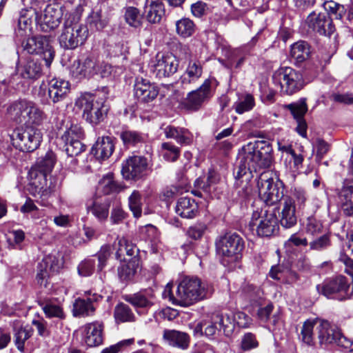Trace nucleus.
<instances>
[{
    "mask_svg": "<svg viewBox=\"0 0 353 353\" xmlns=\"http://www.w3.org/2000/svg\"><path fill=\"white\" fill-rule=\"evenodd\" d=\"M33 17H37L34 10H23L21 12L17 22V33L21 37L26 35L32 31ZM36 21V20L34 19Z\"/></svg>",
    "mask_w": 353,
    "mask_h": 353,
    "instance_id": "35",
    "label": "nucleus"
},
{
    "mask_svg": "<svg viewBox=\"0 0 353 353\" xmlns=\"http://www.w3.org/2000/svg\"><path fill=\"white\" fill-rule=\"evenodd\" d=\"M148 159L143 156H132L123 163L121 173L127 180H139L147 174Z\"/></svg>",
    "mask_w": 353,
    "mask_h": 353,
    "instance_id": "17",
    "label": "nucleus"
},
{
    "mask_svg": "<svg viewBox=\"0 0 353 353\" xmlns=\"http://www.w3.org/2000/svg\"><path fill=\"white\" fill-rule=\"evenodd\" d=\"M62 14L54 6L48 5L39 18L35 17L36 23L40 30L48 32L57 28L60 24Z\"/></svg>",
    "mask_w": 353,
    "mask_h": 353,
    "instance_id": "23",
    "label": "nucleus"
},
{
    "mask_svg": "<svg viewBox=\"0 0 353 353\" xmlns=\"http://www.w3.org/2000/svg\"><path fill=\"white\" fill-rule=\"evenodd\" d=\"M275 85H279L283 94L292 95L303 88L305 81L303 75L291 67L280 68L272 75Z\"/></svg>",
    "mask_w": 353,
    "mask_h": 353,
    "instance_id": "6",
    "label": "nucleus"
},
{
    "mask_svg": "<svg viewBox=\"0 0 353 353\" xmlns=\"http://www.w3.org/2000/svg\"><path fill=\"white\" fill-rule=\"evenodd\" d=\"M296 206L293 201L288 198L283 199V208L281 212L280 223L285 228H291L296 224Z\"/></svg>",
    "mask_w": 353,
    "mask_h": 353,
    "instance_id": "29",
    "label": "nucleus"
},
{
    "mask_svg": "<svg viewBox=\"0 0 353 353\" xmlns=\"http://www.w3.org/2000/svg\"><path fill=\"white\" fill-rule=\"evenodd\" d=\"M83 7L79 6L75 13L70 14L65 19L61 33L59 37L60 46L66 50H74L83 45L88 35L87 26L80 23Z\"/></svg>",
    "mask_w": 353,
    "mask_h": 353,
    "instance_id": "2",
    "label": "nucleus"
},
{
    "mask_svg": "<svg viewBox=\"0 0 353 353\" xmlns=\"http://www.w3.org/2000/svg\"><path fill=\"white\" fill-rule=\"evenodd\" d=\"M155 295L152 289H145L132 294L123 296V299L130 303L139 312V310L147 311L152 305Z\"/></svg>",
    "mask_w": 353,
    "mask_h": 353,
    "instance_id": "24",
    "label": "nucleus"
},
{
    "mask_svg": "<svg viewBox=\"0 0 353 353\" xmlns=\"http://www.w3.org/2000/svg\"><path fill=\"white\" fill-rule=\"evenodd\" d=\"M331 240L329 234H323L320 237L312 241L310 243V248L312 250L323 251L331 245Z\"/></svg>",
    "mask_w": 353,
    "mask_h": 353,
    "instance_id": "57",
    "label": "nucleus"
},
{
    "mask_svg": "<svg viewBox=\"0 0 353 353\" xmlns=\"http://www.w3.org/2000/svg\"><path fill=\"white\" fill-rule=\"evenodd\" d=\"M305 232L311 235H317L322 232L323 225L320 221L314 217H308L306 220Z\"/></svg>",
    "mask_w": 353,
    "mask_h": 353,
    "instance_id": "62",
    "label": "nucleus"
},
{
    "mask_svg": "<svg viewBox=\"0 0 353 353\" xmlns=\"http://www.w3.org/2000/svg\"><path fill=\"white\" fill-rule=\"evenodd\" d=\"M306 23L313 31L327 37H330L335 30L332 19L325 12L316 13L312 12L307 17Z\"/></svg>",
    "mask_w": 353,
    "mask_h": 353,
    "instance_id": "21",
    "label": "nucleus"
},
{
    "mask_svg": "<svg viewBox=\"0 0 353 353\" xmlns=\"http://www.w3.org/2000/svg\"><path fill=\"white\" fill-rule=\"evenodd\" d=\"M61 139L64 143L73 140L81 139L83 137V128L78 124L70 123L66 125L64 130H60Z\"/></svg>",
    "mask_w": 353,
    "mask_h": 353,
    "instance_id": "41",
    "label": "nucleus"
},
{
    "mask_svg": "<svg viewBox=\"0 0 353 353\" xmlns=\"http://www.w3.org/2000/svg\"><path fill=\"white\" fill-rule=\"evenodd\" d=\"M164 15L163 3L161 1H152L146 12V19L151 23H159Z\"/></svg>",
    "mask_w": 353,
    "mask_h": 353,
    "instance_id": "44",
    "label": "nucleus"
},
{
    "mask_svg": "<svg viewBox=\"0 0 353 353\" xmlns=\"http://www.w3.org/2000/svg\"><path fill=\"white\" fill-rule=\"evenodd\" d=\"M259 194L261 199L267 205H273L284 199L283 188L275 183L273 179H265L261 175L258 181Z\"/></svg>",
    "mask_w": 353,
    "mask_h": 353,
    "instance_id": "16",
    "label": "nucleus"
},
{
    "mask_svg": "<svg viewBox=\"0 0 353 353\" xmlns=\"http://www.w3.org/2000/svg\"><path fill=\"white\" fill-rule=\"evenodd\" d=\"M288 197L293 201L294 205L298 210H302L305 207L307 198L306 192L301 188H295L292 196Z\"/></svg>",
    "mask_w": 353,
    "mask_h": 353,
    "instance_id": "58",
    "label": "nucleus"
},
{
    "mask_svg": "<svg viewBox=\"0 0 353 353\" xmlns=\"http://www.w3.org/2000/svg\"><path fill=\"white\" fill-rule=\"evenodd\" d=\"M112 253L110 245H103L100 250L94 256L85 259L78 265V273L81 276H90L94 270L101 272L106 265L107 261Z\"/></svg>",
    "mask_w": 353,
    "mask_h": 353,
    "instance_id": "14",
    "label": "nucleus"
},
{
    "mask_svg": "<svg viewBox=\"0 0 353 353\" xmlns=\"http://www.w3.org/2000/svg\"><path fill=\"white\" fill-rule=\"evenodd\" d=\"M255 105L254 97L250 94H246L238 101L235 102L233 107L236 113L241 114L251 110Z\"/></svg>",
    "mask_w": 353,
    "mask_h": 353,
    "instance_id": "54",
    "label": "nucleus"
},
{
    "mask_svg": "<svg viewBox=\"0 0 353 353\" xmlns=\"http://www.w3.org/2000/svg\"><path fill=\"white\" fill-rule=\"evenodd\" d=\"M316 330L321 345L334 343L344 348H350L351 341L336 327L325 320H318Z\"/></svg>",
    "mask_w": 353,
    "mask_h": 353,
    "instance_id": "12",
    "label": "nucleus"
},
{
    "mask_svg": "<svg viewBox=\"0 0 353 353\" xmlns=\"http://www.w3.org/2000/svg\"><path fill=\"white\" fill-rule=\"evenodd\" d=\"M317 323L318 319H307L303 324L299 339L307 345L313 346L314 345L313 330Z\"/></svg>",
    "mask_w": 353,
    "mask_h": 353,
    "instance_id": "43",
    "label": "nucleus"
},
{
    "mask_svg": "<svg viewBox=\"0 0 353 353\" xmlns=\"http://www.w3.org/2000/svg\"><path fill=\"white\" fill-rule=\"evenodd\" d=\"M110 21V14L107 8H94L87 17V25L91 30H102Z\"/></svg>",
    "mask_w": 353,
    "mask_h": 353,
    "instance_id": "26",
    "label": "nucleus"
},
{
    "mask_svg": "<svg viewBox=\"0 0 353 353\" xmlns=\"http://www.w3.org/2000/svg\"><path fill=\"white\" fill-rule=\"evenodd\" d=\"M110 65L100 63L92 54H89L85 59L74 61L71 73L77 79L91 78L95 74H100L101 77H105L110 73Z\"/></svg>",
    "mask_w": 353,
    "mask_h": 353,
    "instance_id": "8",
    "label": "nucleus"
},
{
    "mask_svg": "<svg viewBox=\"0 0 353 353\" xmlns=\"http://www.w3.org/2000/svg\"><path fill=\"white\" fill-rule=\"evenodd\" d=\"M17 73L24 79H37L42 73L41 65L33 59L17 66Z\"/></svg>",
    "mask_w": 353,
    "mask_h": 353,
    "instance_id": "31",
    "label": "nucleus"
},
{
    "mask_svg": "<svg viewBox=\"0 0 353 353\" xmlns=\"http://www.w3.org/2000/svg\"><path fill=\"white\" fill-rule=\"evenodd\" d=\"M248 228L261 237H270L276 234L279 229V221L274 212L261 209L254 211Z\"/></svg>",
    "mask_w": 353,
    "mask_h": 353,
    "instance_id": "5",
    "label": "nucleus"
},
{
    "mask_svg": "<svg viewBox=\"0 0 353 353\" xmlns=\"http://www.w3.org/2000/svg\"><path fill=\"white\" fill-rule=\"evenodd\" d=\"M99 189L105 194L119 192L121 191V186L113 179V175L108 174L103 176L99 183Z\"/></svg>",
    "mask_w": 353,
    "mask_h": 353,
    "instance_id": "51",
    "label": "nucleus"
},
{
    "mask_svg": "<svg viewBox=\"0 0 353 353\" xmlns=\"http://www.w3.org/2000/svg\"><path fill=\"white\" fill-rule=\"evenodd\" d=\"M167 139H173L181 145H189L193 139L192 134L186 128L167 125L163 128Z\"/></svg>",
    "mask_w": 353,
    "mask_h": 353,
    "instance_id": "30",
    "label": "nucleus"
},
{
    "mask_svg": "<svg viewBox=\"0 0 353 353\" xmlns=\"http://www.w3.org/2000/svg\"><path fill=\"white\" fill-rule=\"evenodd\" d=\"M212 292L211 288L198 277L185 276L177 286L176 300L179 305L187 307L208 298Z\"/></svg>",
    "mask_w": 353,
    "mask_h": 353,
    "instance_id": "3",
    "label": "nucleus"
},
{
    "mask_svg": "<svg viewBox=\"0 0 353 353\" xmlns=\"http://www.w3.org/2000/svg\"><path fill=\"white\" fill-rule=\"evenodd\" d=\"M135 274L134 265L130 263H122L118 268V275L123 281L131 279Z\"/></svg>",
    "mask_w": 353,
    "mask_h": 353,
    "instance_id": "64",
    "label": "nucleus"
},
{
    "mask_svg": "<svg viewBox=\"0 0 353 353\" xmlns=\"http://www.w3.org/2000/svg\"><path fill=\"white\" fill-rule=\"evenodd\" d=\"M24 50L30 54L40 55L50 67L54 57V51L46 36H35L28 38L23 44Z\"/></svg>",
    "mask_w": 353,
    "mask_h": 353,
    "instance_id": "15",
    "label": "nucleus"
},
{
    "mask_svg": "<svg viewBox=\"0 0 353 353\" xmlns=\"http://www.w3.org/2000/svg\"><path fill=\"white\" fill-rule=\"evenodd\" d=\"M286 108L290 110L294 118L296 120V132L303 137L307 136V124L303 119L305 114L307 110L306 103L304 100H301L296 103H290L286 105Z\"/></svg>",
    "mask_w": 353,
    "mask_h": 353,
    "instance_id": "27",
    "label": "nucleus"
},
{
    "mask_svg": "<svg viewBox=\"0 0 353 353\" xmlns=\"http://www.w3.org/2000/svg\"><path fill=\"white\" fill-rule=\"evenodd\" d=\"M176 213L185 219H192L198 213V205L193 199L181 197L177 201Z\"/></svg>",
    "mask_w": 353,
    "mask_h": 353,
    "instance_id": "33",
    "label": "nucleus"
},
{
    "mask_svg": "<svg viewBox=\"0 0 353 353\" xmlns=\"http://www.w3.org/2000/svg\"><path fill=\"white\" fill-rule=\"evenodd\" d=\"M339 201L344 213L348 216L353 214V185H345L339 193Z\"/></svg>",
    "mask_w": 353,
    "mask_h": 353,
    "instance_id": "36",
    "label": "nucleus"
},
{
    "mask_svg": "<svg viewBox=\"0 0 353 353\" xmlns=\"http://www.w3.org/2000/svg\"><path fill=\"white\" fill-rule=\"evenodd\" d=\"M163 337L170 345L181 349H186L189 346L190 336L185 332L174 330H165Z\"/></svg>",
    "mask_w": 353,
    "mask_h": 353,
    "instance_id": "34",
    "label": "nucleus"
},
{
    "mask_svg": "<svg viewBox=\"0 0 353 353\" xmlns=\"http://www.w3.org/2000/svg\"><path fill=\"white\" fill-rule=\"evenodd\" d=\"M213 322L218 323L219 330H223L224 334L227 336H230L234 330L235 323L233 316L228 314L220 312H214Z\"/></svg>",
    "mask_w": 353,
    "mask_h": 353,
    "instance_id": "38",
    "label": "nucleus"
},
{
    "mask_svg": "<svg viewBox=\"0 0 353 353\" xmlns=\"http://www.w3.org/2000/svg\"><path fill=\"white\" fill-rule=\"evenodd\" d=\"M42 138L41 130L31 125L17 129L12 135L13 145L19 150L26 152L37 150L41 144Z\"/></svg>",
    "mask_w": 353,
    "mask_h": 353,
    "instance_id": "10",
    "label": "nucleus"
},
{
    "mask_svg": "<svg viewBox=\"0 0 353 353\" xmlns=\"http://www.w3.org/2000/svg\"><path fill=\"white\" fill-rule=\"evenodd\" d=\"M241 295L251 303L258 302L263 296L261 290L252 284L244 283L240 290Z\"/></svg>",
    "mask_w": 353,
    "mask_h": 353,
    "instance_id": "46",
    "label": "nucleus"
},
{
    "mask_svg": "<svg viewBox=\"0 0 353 353\" xmlns=\"http://www.w3.org/2000/svg\"><path fill=\"white\" fill-rule=\"evenodd\" d=\"M114 145L109 137L99 138L92 148V152L97 159L105 160L108 159L113 153Z\"/></svg>",
    "mask_w": 353,
    "mask_h": 353,
    "instance_id": "32",
    "label": "nucleus"
},
{
    "mask_svg": "<svg viewBox=\"0 0 353 353\" xmlns=\"http://www.w3.org/2000/svg\"><path fill=\"white\" fill-rule=\"evenodd\" d=\"M108 203H99L94 202L93 205L89 208L91 213L100 221L107 219L109 214Z\"/></svg>",
    "mask_w": 353,
    "mask_h": 353,
    "instance_id": "55",
    "label": "nucleus"
},
{
    "mask_svg": "<svg viewBox=\"0 0 353 353\" xmlns=\"http://www.w3.org/2000/svg\"><path fill=\"white\" fill-rule=\"evenodd\" d=\"M159 94V90L150 81L137 77L134 84V97L141 103H148L154 101Z\"/></svg>",
    "mask_w": 353,
    "mask_h": 353,
    "instance_id": "22",
    "label": "nucleus"
},
{
    "mask_svg": "<svg viewBox=\"0 0 353 353\" xmlns=\"http://www.w3.org/2000/svg\"><path fill=\"white\" fill-rule=\"evenodd\" d=\"M195 30L194 23L189 18H182L176 22V31L181 37L188 38L192 36Z\"/></svg>",
    "mask_w": 353,
    "mask_h": 353,
    "instance_id": "48",
    "label": "nucleus"
},
{
    "mask_svg": "<svg viewBox=\"0 0 353 353\" xmlns=\"http://www.w3.org/2000/svg\"><path fill=\"white\" fill-rule=\"evenodd\" d=\"M213 94L212 80L207 79L199 88L188 94L185 99V105L188 109L196 110L204 103L210 101Z\"/></svg>",
    "mask_w": 353,
    "mask_h": 353,
    "instance_id": "18",
    "label": "nucleus"
},
{
    "mask_svg": "<svg viewBox=\"0 0 353 353\" xmlns=\"http://www.w3.org/2000/svg\"><path fill=\"white\" fill-rule=\"evenodd\" d=\"M179 61L170 52H159L150 63V70L159 79L168 77L176 72Z\"/></svg>",
    "mask_w": 353,
    "mask_h": 353,
    "instance_id": "13",
    "label": "nucleus"
},
{
    "mask_svg": "<svg viewBox=\"0 0 353 353\" xmlns=\"http://www.w3.org/2000/svg\"><path fill=\"white\" fill-rule=\"evenodd\" d=\"M104 323L95 321L87 323L83 327L84 341L89 347H96L102 344L103 341Z\"/></svg>",
    "mask_w": 353,
    "mask_h": 353,
    "instance_id": "25",
    "label": "nucleus"
},
{
    "mask_svg": "<svg viewBox=\"0 0 353 353\" xmlns=\"http://www.w3.org/2000/svg\"><path fill=\"white\" fill-rule=\"evenodd\" d=\"M114 316L117 322H134L135 315L131 308L123 303L117 305L114 310Z\"/></svg>",
    "mask_w": 353,
    "mask_h": 353,
    "instance_id": "45",
    "label": "nucleus"
},
{
    "mask_svg": "<svg viewBox=\"0 0 353 353\" xmlns=\"http://www.w3.org/2000/svg\"><path fill=\"white\" fill-rule=\"evenodd\" d=\"M203 67L199 61L190 59L184 74L181 77L183 84L196 82L202 75Z\"/></svg>",
    "mask_w": 353,
    "mask_h": 353,
    "instance_id": "37",
    "label": "nucleus"
},
{
    "mask_svg": "<svg viewBox=\"0 0 353 353\" xmlns=\"http://www.w3.org/2000/svg\"><path fill=\"white\" fill-rule=\"evenodd\" d=\"M273 160L272 148L269 141L249 142L239 151L235 172V185L246 192L250 191L249 181L252 172L269 168Z\"/></svg>",
    "mask_w": 353,
    "mask_h": 353,
    "instance_id": "1",
    "label": "nucleus"
},
{
    "mask_svg": "<svg viewBox=\"0 0 353 353\" xmlns=\"http://www.w3.org/2000/svg\"><path fill=\"white\" fill-rule=\"evenodd\" d=\"M143 205L141 193L139 190H133L128 197V206L134 217L139 218L141 216Z\"/></svg>",
    "mask_w": 353,
    "mask_h": 353,
    "instance_id": "50",
    "label": "nucleus"
},
{
    "mask_svg": "<svg viewBox=\"0 0 353 353\" xmlns=\"http://www.w3.org/2000/svg\"><path fill=\"white\" fill-rule=\"evenodd\" d=\"M124 19L130 26L139 28L141 26L142 17L138 8L133 6H128L123 8Z\"/></svg>",
    "mask_w": 353,
    "mask_h": 353,
    "instance_id": "52",
    "label": "nucleus"
},
{
    "mask_svg": "<svg viewBox=\"0 0 353 353\" xmlns=\"http://www.w3.org/2000/svg\"><path fill=\"white\" fill-rule=\"evenodd\" d=\"M81 139L73 140L65 143V151L68 156L72 157L78 156L85 150V145H83Z\"/></svg>",
    "mask_w": 353,
    "mask_h": 353,
    "instance_id": "61",
    "label": "nucleus"
},
{
    "mask_svg": "<svg viewBox=\"0 0 353 353\" xmlns=\"http://www.w3.org/2000/svg\"><path fill=\"white\" fill-rule=\"evenodd\" d=\"M75 107L82 110L83 118L92 125L102 121L108 111L103 101L96 100L94 95L88 93L81 95L76 100Z\"/></svg>",
    "mask_w": 353,
    "mask_h": 353,
    "instance_id": "7",
    "label": "nucleus"
},
{
    "mask_svg": "<svg viewBox=\"0 0 353 353\" xmlns=\"http://www.w3.org/2000/svg\"><path fill=\"white\" fill-rule=\"evenodd\" d=\"M55 162L56 156L54 153L52 151H48L45 156L38 159L33 167L49 174L52 172Z\"/></svg>",
    "mask_w": 353,
    "mask_h": 353,
    "instance_id": "49",
    "label": "nucleus"
},
{
    "mask_svg": "<svg viewBox=\"0 0 353 353\" xmlns=\"http://www.w3.org/2000/svg\"><path fill=\"white\" fill-rule=\"evenodd\" d=\"M32 334L33 330L30 326H21L15 330L14 343L20 352H25L26 341L32 336Z\"/></svg>",
    "mask_w": 353,
    "mask_h": 353,
    "instance_id": "47",
    "label": "nucleus"
},
{
    "mask_svg": "<svg viewBox=\"0 0 353 353\" xmlns=\"http://www.w3.org/2000/svg\"><path fill=\"white\" fill-rule=\"evenodd\" d=\"M350 283L348 279L342 275L329 278L316 285L318 292L327 298L345 301L351 298Z\"/></svg>",
    "mask_w": 353,
    "mask_h": 353,
    "instance_id": "9",
    "label": "nucleus"
},
{
    "mask_svg": "<svg viewBox=\"0 0 353 353\" xmlns=\"http://www.w3.org/2000/svg\"><path fill=\"white\" fill-rule=\"evenodd\" d=\"M48 174L32 167L28 172L29 188L28 190L33 196L40 195L41 196H48L53 191L54 188L48 185Z\"/></svg>",
    "mask_w": 353,
    "mask_h": 353,
    "instance_id": "19",
    "label": "nucleus"
},
{
    "mask_svg": "<svg viewBox=\"0 0 353 353\" xmlns=\"http://www.w3.org/2000/svg\"><path fill=\"white\" fill-rule=\"evenodd\" d=\"M101 299L102 296L97 293L85 292L84 296L74 301L72 308L73 316L76 317L92 316L98 303Z\"/></svg>",
    "mask_w": 353,
    "mask_h": 353,
    "instance_id": "20",
    "label": "nucleus"
},
{
    "mask_svg": "<svg viewBox=\"0 0 353 353\" xmlns=\"http://www.w3.org/2000/svg\"><path fill=\"white\" fill-rule=\"evenodd\" d=\"M325 10L327 12L328 16L332 17L336 19H341L345 13L343 6L340 5L334 1H327L324 3Z\"/></svg>",
    "mask_w": 353,
    "mask_h": 353,
    "instance_id": "56",
    "label": "nucleus"
},
{
    "mask_svg": "<svg viewBox=\"0 0 353 353\" xmlns=\"http://www.w3.org/2000/svg\"><path fill=\"white\" fill-rule=\"evenodd\" d=\"M52 262V258L51 256H47L39 263L36 279L37 283L40 285H44L46 287L48 279L50 276V272L54 271Z\"/></svg>",
    "mask_w": 353,
    "mask_h": 353,
    "instance_id": "39",
    "label": "nucleus"
},
{
    "mask_svg": "<svg viewBox=\"0 0 353 353\" xmlns=\"http://www.w3.org/2000/svg\"><path fill=\"white\" fill-rule=\"evenodd\" d=\"M216 247L219 254L227 258L228 261L235 262L242 256L244 241L236 233H228L216 241Z\"/></svg>",
    "mask_w": 353,
    "mask_h": 353,
    "instance_id": "11",
    "label": "nucleus"
},
{
    "mask_svg": "<svg viewBox=\"0 0 353 353\" xmlns=\"http://www.w3.org/2000/svg\"><path fill=\"white\" fill-rule=\"evenodd\" d=\"M70 90L68 81L54 78L48 83V96L54 103L63 101Z\"/></svg>",
    "mask_w": 353,
    "mask_h": 353,
    "instance_id": "28",
    "label": "nucleus"
},
{
    "mask_svg": "<svg viewBox=\"0 0 353 353\" xmlns=\"http://www.w3.org/2000/svg\"><path fill=\"white\" fill-rule=\"evenodd\" d=\"M8 114L16 121H24L26 125H40L46 114L34 102L19 99L12 103L7 109Z\"/></svg>",
    "mask_w": 353,
    "mask_h": 353,
    "instance_id": "4",
    "label": "nucleus"
},
{
    "mask_svg": "<svg viewBox=\"0 0 353 353\" xmlns=\"http://www.w3.org/2000/svg\"><path fill=\"white\" fill-rule=\"evenodd\" d=\"M181 150L171 142H165L161 144V154L167 161H176L180 156Z\"/></svg>",
    "mask_w": 353,
    "mask_h": 353,
    "instance_id": "53",
    "label": "nucleus"
},
{
    "mask_svg": "<svg viewBox=\"0 0 353 353\" xmlns=\"http://www.w3.org/2000/svg\"><path fill=\"white\" fill-rule=\"evenodd\" d=\"M259 346L255 335L251 332L245 333L241 338V350L243 352L250 351Z\"/></svg>",
    "mask_w": 353,
    "mask_h": 353,
    "instance_id": "59",
    "label": "nucleus"
},
{
    "mask_svg": "<svg viewBox=\"0 0 353 353\" xmlns=\"http://www.w3.org/2000/svg\"><path fill=\"white\" fill-rule=\"evenodd\" d=\"M120 138L127 148L138 146L145 141V137L143 133L132 130H123L120 133Z\"/></svg>",
    "mask_w": 353,
    "mask_h": 353,
    "instance_id": "40",
    "label": "nucleus"
},
{
    "mask_svg": "<svg viewBox=\"0 0 353 353\" xmlns=\"http://www.w3.org/2000/svg\"><path fill=\"white\" fill-rule=\"evenodd\" d=\"M43 312L48 318H65V314L61 307L57 305L47 303L42 307Z\"/></svg>",
    "mask_w": 353,
    "mask_h": 353,
    "instance_id": "60",
    "label": "nucleus"
},
{
    "mask_svg": "<svg viewBox=\"0 0 353 353\" xmlns=\"http://www.w3.org/2000/svg\"><path fill=\"white\" fill-rule=\"evenodd\" d=\"M290 54L292 57L294 58L296 62L302 63L310 57V46L305 41H299L292 46Z\"/></svg>",
    "mask_w": 353,
    "mask_h": 353,
    "instance_id": "42",
    "label": "nucleus"
},
{
    "mask_svg": "<svg viewBox=\"0 0 353 353\" xmlns=\"http://www.w3.org/2000/svg\"><path fill=\"white\" fill-rule=\"evenodd\" d=\"M119 252L125 251L129 256H135L138 254L139 248L137 245L124 238L119 240Z\"/></svg>",
    "mask_w": 353,
    "mask_h": 353,
    "instance_id": "63",
    "label": "nucleus"
}]
</instances>
